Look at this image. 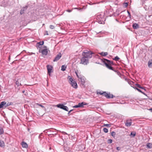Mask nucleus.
Instances as JSON below:
<instances>
[{"mask_svg":"<svg viewBox=\"0 0 152 152\" xmlns=\"http://www.w3.org/2000/svg\"><path fill=\"white\" fill-rule=\"evenodd\" d=\"M37 104V105H39V106H40L41 107H42V108H44L45 109V107H44L43 105H42L41 104H39L38 103Z\"/></svg>","mask_w":152,"mask_h":152,"instance_id":"e433bc0d","label":"nucleus"},{"mask_svg":"<svg viewBox=\"0 0 152 152\" xmlns=\"http://www.w3.org/2000/svg\"><path fill=\"white\" fill-rule=\"evenodd\" d=\"M68 78L69 79V81L70 82V83H72L74 81L73 79L70 76H69Z\"/></svg>","mask_w":152,"mask_h":152,"instance_id":"bb28decb","label":"nucleus"},{"mask_svg":"<svg viewBox=\"0 0 152 152\" xmlns=\"http://www.w3.org/2000/svg\"><path fill=\"white\" fill-rule=\"evenodd\" d=\"M56 106L59 108L62 109L66 111H68V108L66 106H64L62 104H58Z\"/></svg>","mask_w":152,"mask_h":152,"instance_id":"20e7f679","label":"nucleus"},{"mask_svg":"<svg viewBox=\"0 0 152 152\" xmlns=\"http://www.w3.org/2000/svg\"><path fill=\"white\" fill-rule=\"evenodd\" d=\"M41 53L43 55H47L48 53V50L47 49H43L41 51Z\"/></svg>","mask_w":152,"mask_h":152,"instance_id":"f8f14e48","label":"nucleus"},{"mask_svg":"<svg viewBox=\"0 0 152 152\" xmlns=\"http://www.w3.org/2000/svg\"><path fill=\"white\" fill-rule=\"evenodd\" d=\"M100 54L103 56H105L108 55V53L107 52H102Z\"/></svg>","mask_w":152,"mask_h":152,"instance_id":"aec40b11","label":"nucleus"},{"mask_svg":"<svg viewBox=\"0 0 152 152\" xmlns=\"http://www.w3.org/2000/svg\"><path fill=\"white\" fill-rule=\"evenodd\" d=\"M62 56V55L61 53H59L56 55V56L55 57L54 59L53 60V61L55 62L57 61Z\"/></svg>","mask_w":152,"mask_h":152,"instance_id":"423d86ee","label":"nucleus"},{"mask_svg":"<svg viewBox=\"0 0 152 152\" xmlns=\"http://www.w3.org/2000/svg\"><path fill=\"white\" fill-rule=\"evenodd\" d=\"M49 129H46V130H45V131H44V132L45 133H47V132H49Z\"/></svg>","mask_w":152,"mask_h":152,"instance_id":"a19ab883","label":"nucleus"},{"mask_svg":"<svg viewBox=\"0 0 152 152\" xmlns=\"http://www.w3.org/2000/svg\"><path fill=\"white\" fill-rule=\"evenodd\" d=\"M97 94H100V95H103V92H102V91L98 92Z\"/></svg>","mask_w":152,"mask_h":152,"instance_id":"a18cd8bd","label":"nucleus"},{"mask_svg":"<svg viewBox=\"0 0 152 152\" xmlns=\"http://www.w3.org/2000/svg\"><path fill=\"white\" fill-rule=\"evenodd\" d=\"M149 110H150L151 112H152V108H150L149 109Z\"/></svg>","mask_w":152,"mask_h":152,"instance_id":"3c124183","label":"nucleus"},{"mask_svg":"<svg viewBox=\"0 0 152 152\" xmlns=\"http://www.w3.org/2000/svg\"><path fill=\"white\" fill-rule=\"evenodd\" d=\"M103 62L107 68L110 69L112 70L115 72H117L118 74L119 73L117 70H114L113 69V67L111 66V65L114 64L113 62L112 61H111L106 59H103Z\"/></svg>","mask_w":152,"mask_h":152,"instance_id":"f257e3e1","label":"nucleus"},{"mask_svg":"<svg viewBox=\"0 0 152 152\" xmlns=\"http://www.w3.org/2000/svg\"><path fill=\"white\" fill-rule=\"evenodd\" d=\"M47 68L48 70V73L50 75V73L51 72L52 69L53 68L52 66L51 65H47Z\"/></svg>","mask_w":152,"mask_h":152,"instance_id":"1a4fd4ad","label":"nucleus"},{"mask_svg":"<svg viewBox=\"0 0 152 152\" xmlns=\"http://www.w3.org/2000/svg\"><path fill=\"white\" fill-rule=\"evenodd\" d=\"M42 134H43L42 133H41L39 134V138H41L42 137Z\"/></svg>","mask_w":152,"mask_h":152,"instance_id":"58836bf2","label":"nucleus"},{"mask_svg":"<svg viewBox=\"0 0 152 152\" xmlns=\"http://www.w3.org/2000/svg\"><path fill=\"white\" fill-rule=\"evenodd\" d=\"M37 44L39 45H43L44 44V42L42 41V42H38L37 43Z\"/></svg>","mask_w":152,"mask_h":152,"instance_id":"cd10ccee","label":"nucleus"},{"mask_svg":"<svg viewBox=\"0 0 152 152\" xmlns=\"http://www.w3.org/2000/svg\"><path fill=\"white\" fill-rule=\"evenodd\" d=\"M25 92V91H23L22 92L23 93H24V92Z\"/></svg>","mask_w":152,"mask_h":152,"instance_id":"864d4df0","label":"nucleus"},{"mask_svg":"<svg viewBox=\"0 0 152 152\" xmlns=\"http://www.w3.org/2000/svg\"><path fill=\"white\" fill-rule=\"evenodd\" d=\"M102 20H98V22H99V23H100V24H103V23H104V19L103 18L102 19Z\"/></svg>","mask_w":152,"mask_h":152,"instance_id":"b1692460","label":"nucleus"},{"mask_svg":"<svg viewBox=\"0 0 152 152\" xmlns=\"http://www.w3.org/2000/svg\"><path fill=\"white\" fill-rule=\"evenodd\" d=\"M49 129V132L50 131V132H52L53 131L52 130H51L50 129Z\"/></svg>","mask_w":152,"mask_h":152,"instance_id":"603ef678","label":"nucleus"},{"mask_svg":"<svg viewBox=\"0 0 152 152\" xmlns=\"http://www.w3.org/2000/svg\"><path fill=\"white\" fill-rule=\"evenodd\" d=\"M112 140L111 139H108L107 141V142L109 144L111 143L112 142Z\"/></svg>","mask_w":152,"mask_h":152,"instance_id":"c756f323","label":"nucleus"},{"mask_svg":"<svg viewBox=\"0 0 152 152\" xmlns=\"http://www.w3.org/2000/svg\"><path fill=\"white\" fill-rule=\"evenodd\" d=\"M148 66L149 68H151L152 66V60H149L148 63Z\"/></svg>","mask_w":152,"mask_h":152,"instance_id":"a211bd4d","label":"nucleus"},{"mask_svg":"<svg viewBox=\"0 0 152 152\" xmlns=\"http://www.w3.org/2000/svg\"><path fill=\"white\" fill-rule=\"evenodd\" d=\"M115 132L113 131L111 133V135L112 136L114 137L115 136Z\"/></svg>","mask_w":152,"mask_h":152,"instance_id":"7c9ffc66","label":"nucleus"},{"mask_svg":"<svg viewBox=\"0 0 152 152\" xmlns=\"http://www.w3.org/2000/svg\"><path fill=\"white\" fill-rule=\"evenodd\" d=\"M146 148H152V144L151 143H148L146 144Z\"/></svg>","mask_w":152,"mask_h":152,"instance_id":"2eb2a0df","label":"nucleus"},{"mask_svg":"<svg viewBox=\"0 0 152 152\" xmlns=\"http://www.w3.org/2000/svg\"><path fill=\"white\" fill-rule=\"evenodd\" d=\"M93 53H89L88 54H82V55L84 57H86L88 58H91L92 57V54H93Z\"/></svg>","mask_w":152,"mask_h":152,"instance_id":"6e6552de","label":"nucleus"},{"mask_svg":"<svg viewBox=\"0 0 152 152\" xmlns=\"http://www.w3.org/2000/svg\"><path fill=\"white\" fill-rule=\"evenodd\" d=\"M136 133L135 132H132L130 134V136L132 137H134L136 135Z\"/></svg>","mask_w":152,"mask_h":152,"instance_id":"6ab92c4d","label":"nucleus"},{"mask_svg":"<svg viewBox=\"0 0 152 152\" xmlns=\"http://www.w3.org/2000/svg\"><path fill=\"white\" fill-rule=\"evenodd\" d=\"M28 7V5H26L25 7L22 8L20 10V15H22L24 13V12L26 11Z\"/></svg>","mask_w":152,"mask_h":152,"instance_id":"0eeeda50","label":"nucleus"},{"mask_svg":"<svg viewBox=\"0 0 152 152\" xmlns=\"http://www.w3.org/2000/svg\"><path fill=\"white\" fill-rule=\"evenodd\" d=\"M12 104V102H8L7 103L5 101L1 102L0 104V109L2 108L4 106L7 107Z\"/></svg>","mask_w":152,"mask_h":152,"instance_id":"f03ea898","label":"nucleus"},{"mask_svg":"<svg viewBox=\"0 0 152 152\" xmlns=\"http://www.w3.org/2000/svg\"><path fill=\"white\" fill-rule=\"evenodd\" d=\"M103 95L105 96L106 98L108 99L113 98L115 96H113L112 94L110 93H107L106 92H103Z\"/></svg>","mask_w":152,"mask_h":152,"instance_id":"39448f33","label":"nucleus"},{"mask_svg":"<svg viewBox=\"0 0 152 152\" xmlns=\"http://www.w3.org/2000/svg\"><path fill=\"white\" fill-rule=\"evenodd\" d=\"M4 145V143L3 141L0 140V146L2 147Z\"/></svg>","mask_w":152,"mask_h":152,"instance_id":"a878e982","label":"nucleus"},{"mask_svg":"<svg viewBox=\"0 0 152 152\" xmlns=\"http://www.w3.org/2000/svg\"><path fill=\"white\" fill-rule=\"evenodd\" d=\"M4 133V130L3 128L0 126V135Z\"/></svg>","mask_w":152,"mask_h":152,"instance_id":"4be33fe9","label":"nucleus"},{"mask_svg":"<svg viewBox=\"0 0 152 152\" xmlns=\"http://www.w3.org/2000/svg\"><path fill=\"white\" fill-rule=\"evenodd\" d=\"M45 33H46V35H48V31H45Z\"/></svg>","mask_w":152,"mask_h":152,"instance_id":"8fccbe9b","label":"nucleus"},{"mask_svg":"<svg viewBox=\"0 0 152 152\" xmlns=\"http://www.w3.org/2000/svg\"><path fill=\"white\" fill-rule=\"evenodd\" d=\"M127 13L128 14V16H129L130 17L131 15H130V12L129 11H127Z\"/></svg>","mask_w":152,"mask_h":152,"instance_id":"37998d69","label":"nucleus"},{"mask_svg":"<svg viewBox=\"0 0 152 152\" xmlns=\"http://www.w3.org/2000/svg\"><path fill=\"white\" fill-rule=\"evenodd\" d=\"M116 149L118 151L120 150L121 148L120 147H116Z\"/></svg>","mask_w":152,"mask_h":152,"instance_id":"c03bdc74","label":"nucleus"},{"mask_svg":"<svg viewBox=\"0 0 152 152\" xmlns=\"http://www.w3.org/2000/svg\"><path fill=\"white\" fill-rule=\"evenodd\" d=\"M120 59V58L118 56H116L115 57V58L113 59V60H115V61H118V60H119Z\"/></svg>","mask_w":152,"mask_h":152,"instance_id":"2f4dec72","label":"nucleus"},{"mask_svg":"<svg viewBox=\"0 0 152 152\" xmlns=\"http://www.w3.org/2000/svg\"><path fill=\"white\" fill-rule=\"evenodd\" d=\"M92 53V52L90 50L88 51L87 50H85L84 52L82 54H88L89 53Z\"/></svg>","mask_w":152,"mask_h":152,"instance_id":"5701e85b","label":"nucleus"},{"mask_svg":"<svg viewBox=\"0 0 152 152\" xmlns=\"http://www.w3.org/2000/svg\"><path fill=\"white\" fill-rule=\"evenodd\" d=\"M78 71V70L75 71V73L76 74L77 77L78 78H80V76H79L78 75V74H77Z\"/></svg>","mask_w":152,"mask_h":152,"instance_id":"f704fd0d","label":"nucleus"},{"mask_svg":"<svg viewBox=\"0 0 152 152\" xmlns=\"http://www.w3.org/2000/svg\"><path fill=\"white\" fill-rule=\"evenodd\" d=\"M129 120H127L125 123V125L127 126H129L131 125V122H129Z\"/></svg>","mask_w":152,"mask_h":152,"instance_id":"f3484780","label":"nucleus"},{"mask_svg":"<svg viewBox=\"0 0 152 152\" xmlns=\"http://www.w3.org/2000/svg\"><path fill=\"white\" fill-rule=\"evenodd\" d=\"M79 80L81 82V84L82 85H83L85 83V78L84 77H82L80 76V78H79Z\"/></svg>","mask_w":152,"mask_h":152,"instance_id":"9b49d317","label":"nucleus"},{"mask_svg":"<svg viewBox=\"0 0 152 152\" xmlns=\"http://www.w3.org/2000/svg\"><path fill=\"white\" fill-rule=\"evenodd\" d=\"M49 27L51 29H53L55 28L54 26L52 25H50Z\"/></svg>","mask_w":152,"mask_h":152,"instance_id":"c9c22d12","label":"nucleus"},{"mask_svg":"<svg viewBox=\"0 0 152 152\" xmlns=\"http://www.w3.org/2000/svg\"><path fill=\"white\" fill-rule=\"evenodd\" d=\"M16 85H17L18 86H19L20 85L19 84V82L18 81H16Z\"/></svg>","mask_w":152,"mask_h":152,"instance_id":"79ce46f5","label":"nucleus"},{"mask_svg":"<svg viewBox=\"0 0 152 152\" xmlns=\"http://www.w3.org/2000/svg\"><path fill=\"white\" fill-rule=\"evenodd\" d=\"M103 131L105 133H107L108 132V130L106 128H104Z\"/></svg>","mask_w":152,"mask_h":152,"instance_id":"72a5a7b5","label":"nucleus"},{"mask_svg":"<svg viewBox=\"0 0 152 152\" xmlns=\"http://www.w3.org/2000/svg\"><path fill=\"white\" fill-rule=\"evenodd\" d=\"M134 88L136 89V90H137L138 91H139V92H140L141 93H142V94H144V93L142 92L140 90V89H138V88H136V87H135V88Z\"/></svg>","mask_w":152,"mask_h":152,"instance_id":"473e14b6","label":"nucleus"},{"mask_svg":"<svg viewBox=\"0 0 152 152\" xmlns=\"http://www.w3.org/2000/svg\"><path fill=\"white\" fill-rule=\"evenodd\" d=\"M21 144L23 148H26L28 147L27 144L24 142L23 141L22 142Z\"/></svg>","mask_w":152,"mask_h":152,"instance_id":"ddd939ff","label":"nucleus"},{"mask_svg":"<svg viewBox=\"0 0 152 152\" xmlns=\"http://www.w3.org/2000/svg\"><path fill=\"white\" fill-rule=\"evenodd\" d=\"M88 63V58L84 56L81 58V60L80 64H82L84 65H86Z\"/></svg>","mask_w":152,"mask_h":152,"instance_id":"7ed1b4c3","label":"nucleus"},{"mask_svg":"<svg viewBox=\"0 0 152 152\" xmlns=\"http://www.w3.org/2000/svg\"><path fill=\"white\" fill-rule=\"evenodd\" d=\"M52 132H53L52 133L50 134H49L48 135L50 136L51 135H56L57 134V133H56V131L55 132H54L53 131Z\"/></svg>","mask_w":152,"mask_h":152,"instance_id":"c85d7f7f","label":"nucleus"},{"mask_svg":"<svg viewBox=\"0 0 152 152\" xmlns=\"http://www.w3.org/2000/svg\"><path fill=\"white\" fill-rule=\"evenodd\" d=\"M24 94L25 95H26L27 94L26 93H25Z\"/></svg>","mask_w":152,"mask_h":152,"instance_id":"6e6d98bb","label":"nucleus"},{"mask_svg":"<svg viewBox=\"0 0 152 152\" xmlns=\"http://www.w3.org/2000/svg\"><path fill=\"white\" fill-rule=\"evenodd\" d=\"M80 107L79 105V104H78L77 105H75L73 106V107H74V108H78V107Z\"/></svg>","mask_w":152,"mask_h":152,"instance_id":"4c0bfd02","label":"nucleus"},{"mask_svg":"<svg viewBox=\"0 0 152 152\" xmlns=\"http://www.w3.org/2000/svg\"><path fill=\"white\" fill-rule=\"evenodd\" d=\"M132 27L134 29H137L139 27V25L138 24L135 23L133 24Z\"/></svg>","mask_w":152,"mask_h":152,"instance_id":"dca6fc26","label":"nucleus"},{"mask_svg":"<svg viewBox=\"0 0 152 152\" xmlns=\"http://www.w3.org/2000/svg\"><path fill=\"white\" fill-rule=\"evenodd\" d=\"M72 86L75 88H77V86L76 82L74 81L72 83H70Z\"/></svg>","mask_w":152,"mask_h":152,"instance_id":"9d476101","label":"nucleus"},{"mask_svg":"<svg viewBox=\"0 0 152 152\" xmlns=\"http://www.w3.org/2000/svg\"><path fill=\"white\" fill-rule=\"evenodd\" d=\"M124 4H125V5L126 6V7H127L128 5V4L127 3H124Z\"/></svg>","mask_w":152,"mask_h":152,"instance_id":"09e8293b","label":"nucleus"},{"mask_svg":"<svg viewBox=\"0 0 152 152\" xmlns=\"http://www.w3.org/2000/svg\"><path fill=\"white\" fill-rule=\"evenodd\" d=\"M74 9H77V8H74Z\"/></svg>","mask_w":152,"mask_h":152,"instance_id":"5fc2aeb1","label":"nucleus"},{"mask_svg":"<svg viewBox=\"0 0 152 152\" xmlns=\"http://www.w3.org/2000/svg\"><path fill=\"white\" fill-rule=\"evenodd\" d=\"M66 11L68 12H71L72 11V10H66Z\"/></svg>","mask_w":152,"mask_h":152,"instance_id":"49530a36","label":"nucleus"},{"mask_svg":"<svg viewBox=\"0 0 152 152\" xmlns=\"http://www.w3.org/2000/svg\"><path fill=\"white\" fill-rule=\"evenodd\" d=\"M73 110H70L68 113V114H69L70 113H71V112Z\"/></svg>","mask_w":152,"mask_h":152,"instance_id":"de8ad7c7","label":"nucleus"},{"mask_svg":"<svg viewBox=\"0 0 152 152\" xmlns=\"http://www.w3.org/2000/svg\"><path fill=\"white\" fill-rule=\"evenodd\" d=\"M105 126H106L109 127H110V125L108 124H104V125Z\"/></svg>","mask_w":152,"mask_h":152,"instance_id":"ea45409f","label":"nucleus"},{"mask_svg":"<svg viewBox=\"0 0 152 152\" xmlns=\"http://www.w3.org/2000/svg\"><path fill=\"white\" fill-rule=\"evenodd\" d=\"M78 104L80 107H83L84 105H87L88 104V103H87L86 102H83L79 103Z\"/></svg>","mask_w":152,"mask_h":152,"instance_id":"4468645a","label":"nucleus"},{"mask_svg":"<svg viewBox=\"0 0 152 152\" xmlns=\"http://www.w3.org/2000/svg\"><path fill=\"white\" fill-rule=\"evenodd\" d=\"M135 85L138 88H141V89H144V90H145V89H144V88L143 87H142L140 85V84H135Z\"/></svg>","mask_w":152,"mask_h":152,"instance_id":"393cba45","label":"nucleus"},{"mask_svg":"<svg viewBox=\"0 0 152 152\" xmlns=\"http://www.w3.org/2000/svg\"><path fill=\"white\" fill-rule=\"evenodd\" d=\"M66 66L64 65H62L61 68V70L62 71H64L66 70Z\"/></svg>","mask_w":152,"mask_h":152,"instance_id":"412c9836","label":"nucleus"}]
</instances>
